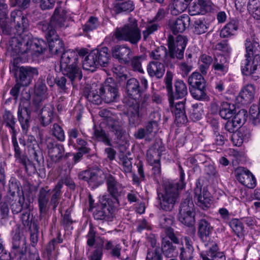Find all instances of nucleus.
Segmentation results:
<instances>
[{
	"mask_svg": "<svg viewBox=\"0 0 260 260\" xmlns=\"http://www.w3.org/2000/svg\"><path fill=\"white\" fill-rule=\"evenodd\" d=\"M50 134L58 141L63 142L65 141V134L62 127L58 123H54L50 128Z\"/></svg>",
	"mask_w": 260,
	"mask_h": 260,
	"instance_id": "obj_54",
	"label": "nucleus"
},
{
	"mask_svg": "<svg viewBox=\"0 0 260 260\" xmlns=\"http://www.w3.org/2000/svg\"><path fill=\"white\" fill-rule=\"evenodd\" d=\"M237 180L242 185L249 188H253L256 185V179L248 169L239 167L235 170Z\"/></svg>",
	"mask_w": 260,
	"mask_h": 260,
	"instance_id": "obj_21",
	"label": "nucleus"
},
{
	"mask_svg": "<svg viewBox=\"0 0 260 260\" xmlns=\"http://www.w3.org/2000/svg\"><path fill=\"white\" fill-rule=\"evenodd\" d=\"M245 53L244 56H260V46L259 43L254 37L247 38L244 43Z\"/></svg>",
	"mask_w": 260,
	"mask_h": 260,
	"instance_id": "obj_37",
	"label": "nucleus"
},
{
	"mask_svg": "<svg viewBox=\"0 0 260 260\" xmlns=\"http://www.w3.org/2000/svg\"><path fill=\"white\" fill-rule=\"evenodd\" d=\"M47 25L42 26L41 29L44 32L48 42L49 50L51 54L57 55L62 53L64 50V44L56 32V29L51 28Z\"/></svg>",
	"mask_w": 260,
	"mask_h": 260,
	"instance_id": "obj_14",
	"label": "nucleus"
},
{
	"mask_svg": "<svg viewBox=\"0 0 260 260\" xmlns=\"http://www.w3.org/2000/svg\"><path fill=\"white\" fill-rule=\"evenodd\" d=\"M16 198H18V200L17 199L14 200L13 198L12 199L11 197L8 198L7 200L8 202L10 205L13 214H17L22 211L29 208L30 203L27 202L24 203V196H22V197L17 196Z\"/></svg>",
	"mask_w": 260,
	"mask_h": 260,
	"instance_id": "obj_38",
	"label": "nucleus"
},
{
	"mask_svg": "<svg viewBox=\"0 0 260 260\" xmlns=\"http://www.w3.org/2000/svg\"><path fill=\"white\" fill-rule=\"evenodd\" d=\"M14 23L17 31V36H24L22 34L26 31L29 26L26 17L21 10H14L11 13V23Z\"/></svg>",
	"mask_w": 260,
	"mask_h": 260,
	"instance_id": "obj_19",
	"label": "nucleus"
},
{
	"mask_svg": "<svg viewBox=\"0 0 260 260\" xmlns=\"http://www.w3.org/2000/svg\"><path fill=\"white\" fill-rule=\"evenodd\" d=\"M107 125L111 132L114 134L117 140L123 141L126 131L118 121L110 118L108 121Z\"/></svg>",
	"mask_w": 260,
	"mask_h": 260,
	"instance_id": "obj_43",
	"label": "nucleus"
},
{
	"mask_svg": "<svg viewBox=\"0 0 260 260\" xmlns=\"http://www.w3.org/2000/svg\"><path fill=\"white\" fill-rule=\"evenodd\" d=\"M125 104L127 106L126 115L128 119V124L131 127H136L141 122V119L145 112V107L147 105L145 99L141 103L136 100H126Z\"/></svg>",
	"mask_w": 260,
	"mask_h": 260,
	"instance_id": "obj_10",
	"label": "nucleus"
},
{
	"mask_svg": "<svg viewBox=\"0 0 260 260\" xmlns=\"http://www.w3.org/2000/svg\"><path fill=\"white\" fill-rule=\"evenodd\" d=\"M50 195V189H49L48 187L40 189L38 194V203L40 217L46 214L49 210Z\"/></svg>",
	"mask_w": 260,
	"mask_h": 260,
	"instance_id": "obj_29",
	"label": "nucleus"
},
{
	"mask_svg": "<svg viewBox=\"0 0 260 260\" xmlns=\"http://www.w3.org/2000/svg\"><path fill=\"white\" fill-rule=\"evenodd\" d=\"M63 242L60 233L58 232L56 238H53L46 245L45 248V253L46 254L47 260H56L58 252L56 250L58 244Z\"/></svg>",
	"mask_w": 260,
	"mask_h": 260,
	"instance_id": "obj_34",
	"label": "nucleus"
},
{
	"mask_svg": "<svg viewBox=\"0 0 260 260\" xmlns=\"http://www.w3.org/2000/svg\"><path fill=\"white\" fill-rule=\"evenodd\" d=\"M94 136L99 141L103 142L105 145L111 146L112 144L108 135L102 128L95 129L94 130Z\"/></svg>",
	"mask_w": 260,
	"mask_h": 260,
	"instance_id": "obj_63",
	"label": "nucleus"
},
{
	"mask_svg": "<svg viewBox=\"0 0 260 260\" xmlns=\"http://www.w3.org/2000/svg\"><path fill=\"white\" fill-rule=\"evenodd\" d=\"M206 250L200 252L203 260H225L226 256L223 251H220L217 244L213 241L207 244Z\"/></svg>",
	"mask_w": 260,
	"mask_h": 260,
	"instance_id": "obj_20",
	"label": "nucleus"
},
{
	"mask_svg": "<svg viewBox=\"0 0 260 260\" xmlns=\"http://www.w3.org/2000/svg\"><path fill=\"white\" fill-rule=\"evenodd\" d=\"M187 81L190 86L189 92L194 99L201 101L209 100V98L207 92L206 81L200 73H192L188 78Z\"/></svg>",
	"mask_w": 260,
	"mask_h": 260,
	"instance_id": "obj_7",
	"label": "nucleus"
},
{
	"mask_svg": "<svg viewBox=\"0 0 260 260\" xmlns=\"http://www.w3.org/2000/svg\"><path fill=\"white\" fill-rule=\"evenodd\" d=\"M48 156L52 162L58 164L61 161L67 160L72 156L70 152H66L64 145L54 140L49 139L46 142Z\"/></svg>",
	"mask_w": 260,
	"mask_h": 260,
	"instance_id": "obj_11",
	"label": "nucleus"
},
{
	"mask_svg": "<svg viewBox=\"0 0 260 260\" xmlns=\"http://www.w3.org/2000/svg\"><path fill=\"white\" fill-rule=\"evenodd\" d=\"M107 174L99 168H92L80 172L78 178L80 180L87 181L90 185L98 187L107 179Z\"/></svg>",
	"mask_w": 260,
	"mask_h": 260,
	"instance_id": "obj_16",
	"label": "nucleus"
},
{
	"mask_svg": "<svg viewBox=\"0 0 260 260\" xmlns=\"http://www.w3.org/2000/svg\"><path fill=\"white\" fill-rule=\"evenodd\" d=\"M157 199L161 209L165 211L171 212L174 208L179 199V191L173 183H166L164 190L157 191Z\"/></svg>",
	"mask_w": 260,
	"mask_h": 260,
	"instance_id": "obj_5",
	"label": "nucleus"
},
{
	"mask_svg": "<svg viewBox=\"0 0 260 260\" xmlns=\"http://www.w3.org/2000/svg\"><path fill=\"white\" fill-rule=\"evenodd\" d=\"M115 203L111 199H103L93 211V216L94 219L107 222L112 221L114 216Z\"/></svg>",
	"mask_w": 260,
	"mask_h": 260,
	"instance_id": "obj_12",
	"label": "nucleus"
},
{
	"mask_svg": "<svg viewBox=\"0 0 260 260\" xmlns=\"http://www.w3.org/2000/svg\"><path fill=\"white\" fill-rule=\"evenodd\" d=\"M241 65L243 75L251 76L255 81L260 78V56H244Z\"/></svg>",
	"mask_w": 260,
	"mask_h": 260,
	"instance_id": "obj_15",
	"label": "nucleus"
},
{
	"mask_svg": "<svg viewBox=\"0 0 260 260\" xmlns=\"http://www.w3.org/2000/svg\"><path fill=\"white\" fill-rule=\"evenodd\" d=\"M112 54L113 57L123 64L128 63L132 57V51L126 45H116L112 49Z\"/></svg>",
	"mask_w": 260,
	"mask_h": 260,
	"instance_id": "obj_25",
	"label": "nucleus"
},
{
	"mask_svg": "<svg viewBox=\"0 0 260 260\" xmlns=\"http://www.w3.org/2000/svg\"><path fill=\"white\" fill-rule=\"evenodd\" d=\"M47 45L43 40L34 38L31 35L12 37L9 41V49L18 55H32L34 52L43 53Z\"/></svg>",
	"mask_w": 260,
	"mask_h": 260,
	"instance_id": "obj_1",
	"label": "nucleus"
},
{
	"mask_svg": "<svg viewBox=\"0 0 260 260\" xmlns=\"http://www.w3.org/2000/svg\"><path fill=\"white\" fill-rule=\"evenodd\" d=\"M66 18L65 11L62 10L61 8H56L54 10L53 15L50 18L49 22H43L41 27L48 24L49 27V30H50L51 28L55 29L57 27H61L64 25Z\"/></svg>",
	"mask_w": 260,
	"mask_h": 260,
	"instance_id": "obj_27",
	"label": "nucleus"
},
{
	"mask_svg": "<svg viewBox=\"0 0 260 260\" xmlns=\"http://www.w3.org/2000/svg\"><path fill=\"white\" fill-rule=\"evenodd\" d=\"M13 23H8V20H5L0 21V28L2 30V33L5 35L12 36L15 37L17 36V31L15 27H12Z\"/></svg>",
	"mask_w": 260,
	"mask_h": 260,
	"instance_id": "obj_56",
	"label": "nucleus"
},
{
	"mask_svg": "<svg viewBox=\"0 0 260 260\" xmlns=\"http://www.w3.org/2000/svg\"><path fill=\"white\" fill-rule=\"evenodd\" d=\"M147 71L151 77L160 79L165 74V68L162 62L151 61L147 65Z\"/></svg>",
	"mask_w": 260,
	"mask_h": 260,
	"instance_id": "obj_39",
	"label": "nucleus"
},
{
	"mask_svg": "<svg viewBox=\"0 0 260 260\" xmlns=\"http://www.w3.org/2000/svg\"><path fill=\"white\" fill-rule=\"evenodd\" d=\"M160 249L161 250V252L168 258L176 257L178 254L176 246H174L172 242L166 238L162 239Z\"/></svg>",
	"mask_w": 260,
	"mask_h": 260,
	"instance_id": "obj_44",
	"label": "nucleus"
},
{
	"mask_svg": "<svg viewBox=\"0 0 260 260\" xmlns=\"http://www.w3.org/2000/svg\"><path fill=\"white\" fill-rule=\"evenodd\" d=\"M190 17L187 14H183L169 22V26L174 35L182 33L190 24Z\"/></svg>",
	"mask_w": 260,
	"mask_h": 260,
	"instance_id": "obj_26",
	"label": "nucleus"
},
{
	"mask_svg": "<svg viewBox=\"0 0 260 260\" xmlns=\"http://www.w3.org/2000/svg\"><path fill=\"white\" fill-rule=\"evenodd\" d=\"M201 104H192L189 110V116L192 121H198L201 119L202 110Z\"/></svg>",
	"mask_w": 260,
	"mask_h": 260,
	"instance_id": "obj_57",
	"label": "nucleus"
},
{
	"mask_svg": "<svg viewBox=\"0 0 260 260\" xmlns=\"http://www.w3.org/2000/svg\"><path fill=\"white\" fill-rule=\"evenodd\" d=\"M31 113L28 109L20 104L17 112V117L23 133L26 134L31 121Z\"/></svg>",
	"mask_w": 260,
	"mask_h": 260,
	"instance_id": "obj_32",
	"label": "nucleus"
},
{
	"mask_svg": "<svg viewBox=\"0 0 260 260\" xmlns=\"http://www.w3.org/2000/svg\"><path fill=\"white\" fill-rule=\"evenodd\" d=\"M172 80V73L168 71L164 79V82L167 91L169 104L171 105L174 103L175 100L183 99L188 93L187 85L183 80L179 79H175L174 82V89Z\"/></svg>",
	"mask_w": 260,
	"mask_h": 260,
	"instance_id": "obj_4",
	"label": "nucleus"
},
{
	"mask_svg": "<svg viewBox=\"0 0 260 260\" xmlns=\"http://www.w3.org/2000/svg\"><path fill=\"white\" fill-rule=\"evenodd\" d=\"M26 145L30 156L38 162H40L41 158H42V154L39 149L38 142L34 136H28Z\"/></svg>",
	"mask_w": 260,
	"mask_h": 260,
	"instance_id": "obj_35",
	"label": "nucleus"
},
{
	"mask_svg": "<svg viewBox=\"0 0 260 260\" xmlns=\"http://www.w3.org/2000/svg\"><path fill=\"white\" fill-rule=\"evenodd\" d=\"M118 164L121 166V170L126 175L132 172V158L128 157L124 153L120 154L118 156Z\"/></svg>",
	"mask_w": 260,
	"mask_h": 260,
	"instance_id": "obj_47",
	"label": "nucleus"
},
{
	"mask_svg": "<svg viewBox=\"0 0 260 260\" xmlns=\"http://www.w3.org/2000/svg\"><path fill=\"white\" fill-rule=\"evenodd\" d=\"M54 115V107L53 105L47 104L42 109L40 113L39 121L43 127H46L52 121Z\"/></svg>",
	"mask_w": 260,
	"mask_h": 260,
	"instance_id": "obj_36",
	"label": "nucleus"
},
{
	"mask_svg": "<svg viewBox=\"0 0 260 260\" xmlns=\"http://www.w3.org/2000/svg\"><path fill=\"white\" fill-rule=\"evenodd\" d=\"M255 89L253 84H249L245 86L239 93V97L242 99L241 102L244 104L252 102L254 96Z\"/></svg>",
	"mask_w": 260,
	"mask_h": 260,
	"instance_id": "obj_45",
	"label": "nucleus"
},
{
	"mask_svg": "<svg viewBox=\"0 0 260 260\" xmlns=\"http://www.w3.org/2000/svg\"><path fill=\"white\" fill-rule=\"evenodd\" d=\"M140 84L139 81L134 78H132L126 81V92L129 98L127 100H136L139 101L141 92Z\"/></svg>",
	"mask_w": 260,
	"mask_h": 260,
	"instance_id": "obj_30",
	"label": "nucleus"
},
{
	"mask_svg": "<svg viewBox=\"0 0 260 260\" xmlns=\"http://www.w3.org/2000/svg\"><path fill=\"white\" fill-rule=\"evenodd\" d=\"M179 220L185 225L190 227L195 222V209L192 196L186 193L180 203L179 213Z\"/></svg>",
	"mask_w": 260,
	"mask_h": 260,
	"instance_id": "obj_9",
	"label": "nucleus"
},
{
	"mask_svg": "<svg viewBox=\"0 0 260 260\" xmlns=\"http://www.w3.org/2000/svg\"><path fill=\"white\" fill-rule=\"evenodd\" d=\"M247 117V111L244 109L239 110L234 116L232 120L239 126L244 124Z\"/></svg>",
	"mask_w": 260,
	"mask_h": 260,
	"instance_id": "obj_64",
	"label": "nucleus"
},
{
	"mask_svg": "<svg viewBox=\"0 0 260 260\" xmlns=\"http://www.w3.org/2000/svg\"><path fill=\"white\" fill-rule=\"evenodd\" d=\"M209 25L204 19H198L194 21L192 24V31L197 35H200L206 32Z\"/></svg>",
	"mask_w": 260,
	"mask_h": 260,
	"instance_id": "obj_49",
	"label": "nucleus"
},
{
	"mask_svg": "<svg viewBox=\"0 0 260 260\" xmlns=\"http://www.w3.org/2000/svg\"><path fill=\"white\" fill-rule=\"evenodd\" d=\"M76 63H78V57L77 51L71 49L67 50H64L60 58V67Z\"/></svg>",
	"mask_w": 260,
	"mask_h": 260,
	"instance_id": "obj_42",
	"label": "nucleus"
},
{
	"mask_svg": "<svg viewBox=\"0 0 260 260\" xmlns=\"http://www.w3.org/2000/svg\"><path fill=\"white\" fill-rule=\"evenodd\" d=\"M39 71L37 68L21 66L16 72V82H20L23 86H27L31 83L33 78L37 77Z\"/></svg>",
	"mask_w": 260,
	"mask_h": 260,
	"instance_id": "obj_18",
	"label": "nucleus"
},
{
	"mask_svg": "<svg viewBox=\"0 0 260 260\" xmlns=\"http://www.w3.org/2000/svg\"><path fill=\"white\" fill-rule=\"evenodd\" d=\"M168 46L169 55L170 58L181 60L184 57V52L187 44V38L183 36L179 35L176 40L170 35L168 38Z\"/></svg>",
	"mask_w": 260,
	"mask_h": 260,
	"instance_id": "obj_13",
	"label": "nucleus"
},
{
	"mask_svg": "<svg viewBox=\"0 0 260 260\" xmlns=\"http://www.w3.org/2000/svg\"><path fill=\"white\" fill-rule=\"evenodd\" d=\"M47 91L45 80L40 78L36 83L35 88V96L43 98Z\"/></svg>",
	"mask_w": 260,
	"mask_h": 260,
	"instance_id": "obj_60",
	"label": "nucleus"
},
{
	"mask_svg": "<svg viewBox=\"0 0 260 260\" xmlns=\"http://www.w3.org/2000/svg\"><path fill=\"white\" fill-rule=\"evenodd\" d=\"M106 183L107 191L115 200H117L118 198L121 196L123 186L113 175L107 174Z\"/></svg>",
	"mask_w": 260,
	"mask_h": 260,
	"instance_id": "obj_24",
	"label": "nucleus"
},
{
	"mask_svg": "<svg viewBox=\"0 0 260 260\" xmlns=\"http://www.w3.org/2000/svg\"><path fill=\"white\" fill-rule=\"evenodd\" d=\"M62 75L67 77L71 82L80 80L82 78V73L78 63L60 67Z\"/></svg>",
	"mask_w": 260,
	"mask_h": 260,
	"instance_id": "obj_33",
	"label": "nucleus"
},
{
	"mask_svg": "<svg viewBox=\"0 0 260 260\" xmlns=\"http://www.w3.org/2000/svg\"><path fill=\"white\" fill-rule=\"evenodd\" d=\"M113 36L119 41L129 42L133 45H137L142 38L141 30L135 19L130 20L122 27H117Z\"/></svg>",
	"mask_w": 260,
	"mask_h": 260,
	"instance_id": "obj_3",
	"label": "nucleus"
},
{
	"mask_svg": "<svg viewBox=\"0 0 260 260\" xmlns=\"http://www.w3.org/2000/svg\"><path fill=\"white\" fill-rule=\"evenodd\" d=\"M211 110L214 113L218 112L219 116L224 119H229L236 113V107L234 104L223 102L219 106L214 103L211 105Z\"/></svg>",
	"mask_w": 260,
	"mask_h": 260,
	"instance_id": "obj_23",
	"label": "nucleus"
},
{
	"mask_svg": "<svg viewBox=\"0 0 260 260\" xmlns=\"http://www.w3.org/2000/svg\"><path fill=\"white\" fill-rule=\"evenodd\" d=\"M135 9L134 3L132 0H127L121 2H116L114 5V11L116 14L129 13Z\"/></svg>",
	"mask_w": 260,
	"mask_h": 260,
	"instance_id": "obj_46",
	"label": "nucleus"
},
{
	"mask_svg": "<svg viewBox=\"0 0 260 260\" xmlns=\"http://www.w3.org/2000/svg\"><path fill=\"white\" fill-rule=\"evenodd\" d=\"M61 185H55L53 188L50 201V205L52 206L53 211H55L61 199L62 191L60 189Z\"/></svg>",
	"mask_w": 260,
	"mask_h": 260,
	"instance_id": "obj_48",
	"label": "nucleus"
},
{
	"mask_svg": "<svg viewBox=\"0 0 260 260\" xmlns=\"http://www.w3.org/2000/svg\"><path fill=\"white\" fill-rule=\"evenodd\" d=\"M212 69L215 74L223 76L226 74L229 70L228 59L222 53H217L214 56V61Z\"/></svg>",
	"mask_w": 260,
	"mask_h": 260,
	"instance_id": "obj_22",
	"label": "nucleus"
},
{
	"mask_svg": "<svg viewBox=\"0 0 260 260\" xmlns=\"http://www.w3.org/2000/svg\"><path fill=\"white\" fill-rule=\"evenodd\" d=\"M27 247L26 243L16 246L11 249V253L9 254L8 256L10 257L11 254H13L17 260H27L26 257Z\"/></svg>",
	"mask_w": 260,
	"mask_h": 260,
	"instance_id": "obj_52",
	"label": "nucleus"
},
{
	"mask_svg": "<svg viewBox=\"0 0 260 260\" xmlns=\"http://www.w3.org/2000/svg\"><path fill=\"white\" fill-rule=\"evenodd\" d=\"M146 159L149 165L160 161L161 155L157 149L150 148L147 151Z\"/></svg>",
	"mask_w": 260,
	"mask_h": 260,
	"instance_id": "obj_55",
	"label": "nucleus"
},
{
	"mask_svg": "<svg viewBox=\"0 0 260 260\" xmlns=\"http://www.w3.org/2000/svg\"><path fill=\"white\" fill-rule=\"evenodd\" d=\"M161 250L159 247L149 249L146 260H162Z\"/></svg>",
	"mask_w": 260,
	"mask_h": 260,
	"instance_id": "obj_61",
	"label": "nucleus"
},
{
	"mask_svg": "<svg viewBox=\"0 0 260 260\" xmlns=\"http://www.w3.org/2000/svg\"><path fill=\"white\" fill-rule=\"evenodd\" d=\"M197 225L198 237L203 242L207 241L213 232V227L205 216L198 221Z\"/></svg>",
	"mask_w": 260,
	"mask_h": 260,
	"instance_id": "obj_28",
	"label": "nucleus"
},
{
	"mask_svg": "<svg viewBox=\"0 0 260 260\" xmlns=\"http://www.w3.org/2000/svg\"><path fill=\"white\" fill-rule=\"evenodd\" d=\"M110 53L108 47L92 50L82 61L83 69L94 72L100 66L106 67L109 63Z\"/></svg>",
	"mask_w": 260,
	"mask_h": 260,
	"instance_id": "obj_2",
	"label": "nucleus"
},
{
	"mask_svg": "<svg viewBox=\"0 0 260 260\" xmlns=\"http://www.w3.org/2000/svg\"><path fill=\"white\" fill-rule=\"evenodd\" d=\"M104 241H102L101 245H96L93 251L92 255L89 257V260H102L103 254V250L109 252L110 255L114 258L120 260H135L128 254L126 256L121 255L122 246L120 243L114 245L111 240H106L104 246L103 247Z\"/></svg>",
	"mask_w": 260,
	"mask_h": 260,
	"instance_id": "obj_6",
	"label": "nucleus"
},
{
	"mask_svg": "<svg viewBox=\"0 0 260 260\" xmlns=\"http://www.w3.org/2000/svg\"><path fill=\"white\" fill-rule=\"evenodd\" d=\"M3 122L4 125L9 128L11 135L18 134L19 128L16 124V119L10 111H5L3 115Z\"/></svg>",
	"mask_w": 260,
	"mask_h": 260,
	"instance_id": "obj_40",
	"label": "nucleus"
},
{
	"mask_svg": "<svg viewBox=\"0 0 260 260\" xmlns=\"http://www.w3.org/2000/svg\"><path fill=\"white\" fill-rule=\"evenodd\" d=\"M167 55V50L163 46L156 47L149 53L151 58L158 61H164Z\"/></svg>",
	"mask_w": 260,
	"mask_h": 260,
	"instance_id": "obj_50",
	"label": "nucleus"
},
{
	"mask_svg": "<svg viewBox=\"0 0 260 260\" xmlns=\"http://www.w3.org/2000/svg\"><path fill=\"white\" fill-rule=\"evenodd\" d=\"M99 25V22L98 18L90 16L86 23L82 26V29L84 33L87 34L96 29Z\"/></svg>",
	"mask_w": 260,
	"mask_h": 260,
	"instance_id": "obj_59",
	"label": "nucleus"
},
{
	"mask_svg": "<svg viewBox=\"0 0 260 260\" xmlns=\"http://www.w3.org/2000/svg\"><path fill=\"white\" fill-rule=\"evenodd\" d=\"M171 110L175 118V122L179 125L186 123L188 120L185 114V102H177L175 105L174 103L170 104Z\"/></svg>",
	"mask_w": 260,
	"mask_h": 260,
	"instance_id": "obj_31",
	"label": "nucleus"
},
{
	"mask_svg": "<svg viewBox=\"0 0 260 260\" xmlns=\"http://www.w3.org/2000/svg\"><path fill=\"white\" fill-rule=\"evenodd\" d=\"M239 24L238 20H231L221 29L220 37L221 38H228L235 36L239 28Z\"/></svg>",
	"mask_w": 260,
	"mask_h": 260,
	"instance_id": "obj_41",
	"label": "nucleus"
},
{
	"mask_svg": "<svg viewBox=\"0 0 260 260\" xmlns=\"http://www.w3.org/2000/svg\"><path fill=\"white\" fill-rule=\"evenodd\" d=\"M229 224L233 231L239 238H241L243 236L244 228L243 223L239 219L233 218L230 221Z\"/></svg>",
	"mask_w": 260,
	"mask_h": 260,
	"instance_id": "obj_53",
	"label": "nucleus"
},
{
	"mask_svg": "<svg viewBox=\"0 0 260 260\" xmlns=\"http://www.w3.org/2000/svg\"><path fill=\"white\" fill-rule=\"evenodd\" d=\"M174 217L172 215L161 214L159 216L158 221L159 226L166 230L171 229V226L173 224Z\"/></svg>",
	"mask_w": 260,
	"mask_h": 260,
	"instance_id": "obj_58",
	"label": "nucleus"
},
{
	"mask_svg": "<svg viewBox=\"0 0 260 260\" xmlns=\"http://www.w3.org/2000/svg\"><path fill=\"white\" fill-rule=\"evenodd\" d=\"M103 101L106 103L116 102L119 97V89L116 83L112 78L106 80L99 89Z\"/></svg>",
	"mask_w": 260,
	"mask_h": 260,
	"instance_id": "obj_17",
	"label": "nucleus"
},
{
	"mask_svg": "<svg viewBox=\"0 0 260 260\" xmlns=\"http://www.w3.org/2000/svg\"><path fill=\"white\" fill-rule=\"evenodd\" d=\"M43 98L35 96L32 103L29 101L24 102L21 105L28 109L29 112L38 113L42 106Z\"/></svg>",
	"mask_w": 260,
	"mask_h": 260,
	"instance_id": "obj_51",
	"label": "nucleus"
},
{
	"mask_svg": "<svg viewBox=\"0 0 260 260\" xmlns=\"http://www.w3.org/2000/svg\"><path fill=\"white\" fill-rule=\"evenodd\" d=\"M193 193L196 204L204 210H208L211 206L212 198L208 191L207 182L205 177H200L196 180Z\"/></svg>",
	"mask_w": 260,
	"mask_h": 260,
	"instance_id": "obj_8",
	"label": "nucleus"
},
{
	"mask_svg": "<svg viewBox=\"0 0 260 260\" xmlns=\"http://www.w3.org/2000/svg\"><path fill=\"white\" fill-rule=\"evenodd\" d=\"M213 139V144L216 145L217 146H222L224 144L225 142L227 141V139L225 137L224 135L220 134L218 132L217 123H216V125L214 128Z\"/></svg>",
	"mask_w": 260,
	"mask_h": 260,
	"instance_id": "obj_62",
	"label": "nucleus"
}]
</instances>
